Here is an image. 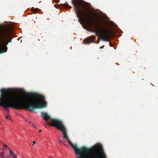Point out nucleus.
<instances>
[{"label": "nucleus", "instance_id": "1", "mask_svg": "<svg viewBox=\"0 0 158 158\" xmlns=\"http://www.w3.org/2000/svg\"><path fill=\"white\" fill-rule=\"evenodd\" d=\"M1 97L0 98V106H3L7 111L10 107L16 109H29L31 111L39 108L46 107L47 102L44 96L36 93H31L28 94L30 98H21L10 96L6 95V90L2 89Z\"/></svg>", "mask_w": 158, "mask_h": 158}, {"label": "nucleus", "instance_id": "10", "mask_svg": "<svg viewBox=\"0 0 158 158\" xmlns=\"http://www.w3.org/2000/svg\"><path fill=\"white\" fill-rule=\"evenodd\" d=\"M31 9H33V11H34V12H35L38 10V8L35 9V8H31Z\"/></svg>", "mask_w": 158, "mask_h": 158}, {"label": "nucleus", "instance_id": "16", "mask_svg": "<svg viewBox=\"0 0 158 158\" xmlns=\"http://www.w3.org/2000/svg\"><path fill=\"white\" fill-rule=\"evenodd\" d=\"M48 124L49 125L50 124V123L49 122H47Z\"/></svg>", "mask_w": 158, "mask_h": 158}, {"label": "nucleus", "instance_id": "12", "mask_svg": "<svg viewBox=\"0 0 158 158\" xmlns=\"http://www.w3.org/2000/svg\"><path fill=\"white\" fill-rule=\"evenodd\" d=\"M6 118L7 119H10V117L9 115H7L6 116Z\"/></svg>", "mask_w": 158, "mask_h": 158}, {"label": "nucleus", "instance_id": "11", "mask_svg": "<svg viewBox=\"0 0 158 158\" xmlns=\"http://www.w3.org/2000/svg\"><path fill=\"white\" fill-rule=\"evenodd\" d=\"M29 124H30V125L31 126H32L33 127H34L35 128L36 127H35V126H34V125L33 124V123H29Z\"/></svg>", "mask_w": 158, "mask_h": 158}, {"label": "nucleus", "instance_id": "7", "mask_svg": "<svg viewBox=\"0 0 158 158\" xmlns=\"http://www.w3.org/2000/svg\"><path fill=\"white\" fill-rule=\"evenodd\" d=\"M41 114L43 119L46 121H48L51 118L46 112H42Z\"/></svg>", "mask_w": 158, "mask_h": 158}, {"label": "nucleus", "instance_id": "17", "mask_svg": "<svg viewBox=\"0 0 158 158\" xmlns=\"http://www.w3.org/2000/svg\"><path fill=\"white\" fill-rule=\"evenodd\" d=\"M48 158H53L52 157H51V156H49V157H48Z\"/></svg>", "mask_w": 158, "mask_h": 158}, {"label": "nucleus", "instance_id": "5", "mask_svg": "<svg viewBox=\"0 0 158 158\" xmlns=\"http://www.w3.org/2000/svg\"><path fill=\"white\" fill-rule=\"evenodd\" d=\"M95 36L92 35L84 39L83 40V42L84 44H87L89 43H92V42L96 43V42L95 41Z\"/></svg>", "mask_w": 158, "mask_h": 158}, {"label": "nucleus", "instance_id": "9", "mask_svg": "<svg viewBox=\"0 0 158 158\" xmlns=\"http://www.w3.org/2000/svg\"><path fill=\"white\" fill-rule=\"evenodd\" d=\"M9 150L10 153L13 155V158H16V156L14 154L13 152L10 150V149Z\"/></svg>", "mask_w": 158, "mask_h": 158}, {"label": "nucleus", "instance_id": "2", "mask_svg": "<svg viewBox=\"0 0 158 158\" xmlns=\"http://www.w3.org/2000/svg\"><path fill=\"white\" fill-rule=\"evenodd\" d=\"M72 3L73 5L77 17L78 21L81 22L83 19L87 26L90 29L91 32L95 33L102 40L108 41L111 36V32L109 26L102 23L97 18L94 19L91 18L92 14L90 10L84 4L82 0H72Z\"/></svg>", "mask_w": 158, "mask_h": 158}, {"label": "nucleus", "instance_id": "6", "mask_svg": "<svg viewBox=\"0 0 158 158\" xmlns=\"http://www.w3.org/2000/svg\"><path fill=\"white\" fill-rule=\"evenodd\" d=\"M4 147H5L6 148H3V151L1 153V156L2 158H4V155L7 152L8 149H9V148H8L7 146L5 144H3V146H2L3 148Z\"/></svg>", "mask_w": 158, "mask_h": 158}, {"label": "nucleus", "instance_id": "15", "mask_svg": "<svg viewBox=\"0 0 158 158\" xmlns=\"http://www.w3.org/2000/svg\"><path fill=\"white\" fill-rule=\"evenodd\" d=\"M41 131H42V130H40L39 131V132H41Z\"/></svg>", "mask_w": 158, "mask_h": 158}, {"label": "nucleus", "instance_id": "8", "mask_svg": "<svg viewBox=\"0 0 158 158\" xmlns=\"http://www.w3.org/2000/svg\"><path fill=\"white\" fill-rule=\"evenodd\" d=\"M63 6L68 8H71L72 7L71 6L69 5L67 3V2H66V3L63 5Z\"/></svg>", "mask_w": 158, "mask_h": 158}, {"label": "nucleus", "instance_id": "14", "mask_svg": "<svg viewBox=\"0 0 158 158\" xmlns=\"http://www.w3.org/2000/svg\"><path fill=\"white\" fill-rule=\"evenodd\" d=\"M103 48V47L102 46H101L100 48V49H102V48Z\"/></svg>", "mask_w": 158, "mask_h": 158}, {"label": "nucleus", "instance_id": "3", "mask_svg": "<svg viewBox=\"0 0 158 158\" xmlns=\"http://www.w3.org/2000/svg\"><path fill=\"white\" fill-rule=\"evenodd\" d=\"M51 126L55 127L58 130L62 131L64 138L67 140L68 143L74 149L75 154L79 155V156L77 158H93L92 156V154L95 152H98L99 153L100 158H107L105 153L102 152L101 153H100L98 152L103 151L102 146L100 143L96 144L94 146V148L98 151H94L91 152L90 156L88 158L85 154L90 153V151L92 150V148H89L85 146L82 147L80 148H77V145H74L69 139L66 129L60 120L53 118L51 119Z\"/></svg>", "mask_w": 158, "mask_h": 158}, {"label": "nucleus", "instance_id": "13", "mask_svg": "<svg viewBox=\"0 0 158 158\" xmlns=\"http://www.w3.org/2000/svg\"><path fill=\"white\" fill-rule=\"evenodd\" d=\"M33 144H32V145H33L34 144H35V141H33Z\"/></svg>", "mask_w": 158, "mask_h": 158}, {"label": "nucleus", "instance_id": "4", "mask_svg": "<svg viewBox=\"0 0 158 158\" xmlns=\"http://www.w3.org/2000/svg\"><path fill=\"white\" fill-rule=\"evenodd\" d=\"M12 39L10 32L5 31H0V54L6 52V45L12 42Z\"/></svg>", "mask_w": 158, "mask_h": 158}, {"label": "nucleus", "instance_id": "18", "mask_svg": "<svg viewBox=\"0 0 158 158\" xmlns=\"http://www.w3.org/2000/svg\"><path fill=\"white\" fill-rule=\"evenodd\" d=\"M60 142H61V140L60 141Z\"/></svg>", "mask_w": 158, "mask_h": 158}]
</instances>
